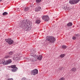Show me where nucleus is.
<instances>
[{"label": "nucleus", "instance_id": "nucleus-1", "mask_svg": "<svg viewBox=\"0 0 80 80\" xmlns=\"http://www.w3.org/2000/svg\"><path fill=\"white\" fill-rule=\"evenodd\" d=\"M21 27L24 30H30L32 28L31 24L29 23V21L27 20L24 22V21H22L21 22Z\"/></svg>", "mask_w": 80, "mask_h": 80}, {"label": "nucleus", "instance_id": "nucleus-2", "mask_svg": "<svg viewBox=\"0 0 80 80\" xmlns=\"http://www.w3.org/2000/svg\"><path fill=\"white\" fill-rule=\"evenodd\" d=\"M35 52H36V50L34 49H32L30 52L31 55L30 56V60L32 61H33L34 60H35L38 57L37 55H32V53L34 54Z\"/></svg>", "mask_w": 80, "mask_h": 80}, {"label": "nucleus", "instance_id": "nucleus-3", "mask_svg": "<svg viewBox=\"0 0 80 80\" xmlns=\"http://www.w3.org/2000/svg\"><path fill=\"white\" fill-rule=\"evenodd\" d=\"M46 40L51 43H54V42L55 41V38L53 37L47 36Z\"/></svg>", "mask_w": 80, "mask_h": 80}, {"label": "nucleus", "instance_id": "nucleus-4", "mask_svg": "<svg viewBox=\"0 0 80 80\" xmlns=\"http://www.w3.org/2000/svg\"><path fill=\"white\" fill-rule=\"evenodd\" d=\"M6 42L7 43H8L9 45H12L13 43V40H12V39L10 38H8V39H5V40Z\"/></svg>", "mask_w": 80, "mask_h": 80}, {"label": "nucleus", "instance_id": "nucleus-5", "mask_svg": "<svg viewBox=\"0 0 80 80\" xmlns=\"http://www.w3.org/2000/svg\"><path fill=\"white\" fill-rule=\"evenodd\" d=\"M11 67L12 68L11 69V71H12V72H16V71L18 70V68L16 67V66L15 65L11 66Z\"/></svg>", "mask_w": 80, "mask_h": 80}, {"label": "nucleus", "instance_id": "nucleus-6", "mask_svg": "<svg viewBox=\"0 0 80 80\" xmlns=\"http://www.w3.org/2000/svg\"><path fill=\"white\" fill-rule=\"evenodd\" d=\"M80 0H70L69 2L70 4H75L78 3Z\"/></svg>", "mask_w": 80, "mask_h": 80}, {"label": "nucleus", "instance_id": "nucleus-7", "mask_svg": "<svg viewBox=\"0 0 80 80\" xmlns=\"http://www.w3.org/2000/svg\"><path fill=\"white\" fill-rule=\"evenodd\" d=\"M38 71L37 69H34L31 71V75H37V74H38Z\"/></svg>", "mask_w": 80, "mask_h": 80}, {"label": "nucleus", "instance_id": "nucleus-8", "mask_svg": "<svg viewBox=\"0 0 80 80\" xmlns=\"http://www.w3.org/2000/svg\"><path fill=\"white\" fill-rule=\"evenodd\" d=\"M42 18L43 20L44 21H48L49 20V18L48 16H43L42 17Z\"/></svg>", "mask_w": 80, "mask_h": 80}, {"label": "nucleus", "instance_id": "nucleus-9", "mask_svg": "<svg viewBox=\"0 0 80 80\" xmlns=\"http://www.w3.org/2000/svg\"><path fill=\"white\" fill-rule=\"evenodd\" d=\"M12 62V60L10 59H9L5 61L4 64L5 65H8V64L11 63Z\"/></svg>", "mask_w": 80, "mask_h": 80}, {"label": "nucleus", "instance_id": "nucleus-10", "mask_svg": "<svg viewBox=\"0 0 80 80\" xmlns=\"http://www.w3.org/2000/svg\"><path fill=\"white\" fill-rule=\"evenodd\" d=\"M64 10L66 11H70L71 10V8L70 7H67V6H65L63 8Z\"/></svg>", "mask_w": 80, "mask_h": 80}, {"label": "nucleus", "instance_id": "nucleus-11", "mask_svg": "<svg viewBox=\"0 0 80 80\" xmlns=\"http://www.w3.org/2000/svg\"><path fill=\"white\" fill-rule=\"evenodd\" d=\"M13 56V59L14 60H15L18 59V55L17 54L14 55Z\"/></svg>", "mask_w": 80, "mask_h": 80}, {"label": "nucleus", "instance_id": "nucleus-12", "mask_svg": "<svg viewBox=\"0 0 80 80\" xmlns=\"http://www.w3.org/2000/svg\"><path fill=\"white\" fill-rule=\"evenodd\" d=\"M5 59H4L0 60V64L3 63V64L5 65Z\"/></svg>", "mask_w": 80, "mask_h": 80}, {"label": "nucleus", "instance_id": "nucleus-13", "mask_svg": "<svg viewBox=\"0 0 80 80\" xmlns=\"http://www.w3.org/2000/svg\"><path fill=\"white\" fill-rule=\"evenodd\" d=\"M41 10V8L40 7H37L35 9V11L36 12H38V11H40Z\"/></svg>", "mask_w": 80, "mask_h": 80}, {"label": "nucleus", "instance_id": "nucleus-14", "mask_svg": "<svg viewBox=\"0 0 80 80\" xmlns=\"http://www.w3.org/2000/svg\"><path fill=\"white\" fill-rule=\"evenodd\" d=\"M12 58V56L8 55H6L5 57V58Z\"/></svg>", "mask_w": 80, "mask_h": 80}, {"label": "nucleus", "instance_id": "nucleus-15", "mask_svg": "<svg viewBox=\"0 0 80 80\" xmlns=\"http://www.w3.org/2000/svg\"><path fill=\"white\" fill-rule=\"evenodd\" d=\"M42 57H43L42 55H40L38 57L37 59L39 60H41L42 59Z\"/></svg>", "mask_w": 80, "mask_h": 80}, {"label": "nucleus", "instance_id": "nucleus-16", "mask_svg": "<svg viewBox=\"0 0 80 80\" xmlns=\"http://www.w3.org/2000/svg\"><path fill=\"white\" fill-rule=\"evenodd\" d=\"M13 52L10 51L8 53V54L9 56H12V55L13 54Z\"/></svg>", "mask_w": 80, "mask_h": 80}, {"label": "nucleus", "instance_id": "nucleus-17", "mask_svg": "<svg viewBox=\"0 0 80 80\" xmlns=\"http://www.w3.org/2000/svg\"><path fill=\"white\" fill-rule=\"evenodd\" d=\"M77 68H72L71 70V71H72V72H75V71H76Z\"/></svg>", "mask_w": 80, "mask_h": 80}, {"label": "nucleus", "instance_id": "nucleus-18", "mask_svg": "<svg viewBox=\"0 0 80 80\" xmlns=\"http://www.w3.org/2000/svg\"><path fill=\"white\" fill-rule=\"evenodd\" d=\"M67 25L68 27H71L72 25V23L71 22H69L67 24Z\"/></svg>", "mask_w": 80, "mask_h": 80}, {"label": "nucleus", "instance_id": "nucleus-19", "mask_svg": "<svg viewBox=\"0 0 80 80\" xmlns=\"http://www.w3.org/2000/svg\"><path fill=\"white\" fill-rule=\"evenodd\" d=\"M40 22H41L40 21V20H37L36 21V23H38V24L40 23Z\"/></svg>", "mask_w": 80, "mask_h": 80}, {"label": "nucleus", "instance_id": "nucleus-20", "mask_svg": "<svg viewBox=\"0 0 80 80\" xmlns=\"http://www.w3.org/2000/svg\"><path fill=\"white\" fill-rule=\"evenodd\" d=\"M65 54H61V55H60V57L61 58H63V57H65Z\"/></svg>", "mask_w": 80, "mask_h": 80}, {"label": "nucleus", "instance_id": "nucleus-21", "mask_svg": "<svg viewBox=\"0 0 80 80\" xmlns=\"http://www.w3.org/2000/svg\"><path fill=\"white\" fill-rule=\"evenodd\" d=\"M8 14V13L4 12L2 13V15H7Z\"/></svg>", "mask_w": 80, "mask_h": 80}, {"label": "nucleus", "instance_id": "nucleus-22", "mask_svg": "<svg viewBox=\"0 0 80 80\" xmlns=\"http://www.w3.org/2000/svg\"><path fill=\"white\" fill-rule=\"evenodd\" d=\"M24 10L26 11H28V7H26L24 8Z\"/></svg>", "mask_w": 80, "mask_h": 80}, {"label": "nucleus", "instance_id": "nucleus-23", "mask_svg": "<svg viewBox=\"0 0 80 80\" xmlns=\"http://www.w3.org/2000/svg\"><path fill=\"white\" fill-rule=\"evenodd\" d=\"M62 48H67V46L65 45H63L62 46Z\"/></svg>", "mask_w": 80, "mask_h": 80}, {"label": "nucleus", "instance_id": "nucleus-24", "mask_svg": "<svg viewBox=\"0 0 80 80\" xmlns=\"http://www.w3.org/2000/svg\"><path fill=\"white\" fill-rule=\"evenodd\" d=\"M59 80H65V78L63 77H62L60 78Z\"/></svg>", "mask_w": 80, "mask_h": 80}, {"label": "nucleus", "instance_id": "nucleus-25", "mask_svg": "<svg viewBox=\"0 0 80 80\" xmlns=\"http://www.w3.org/2000/svg\"><path fill=\"white\" fill-rule=\"evenodd\" d=\"M36 2L37 3H39L41 2V0H36Z\"/></svg>", "mask_w": 80, "mask_h": 80}, {"label": "nucleus", "instance_id": "nucleus-26", "mask_svg": "<svg viewBox=\"0 0 80 80\" xmlns=\"http://www.w3.org/2000/svg\"><path fill=\"white\" fill-rule=\"evenodd\" d=\"M72 38L73 40H75V39H76V37H72Z\"/></svg>", "mask_w": 80, "mask_h": 80}, {"label": "nucleus", "instance_id": "nucleus-27", "mask_svg": "<svg viewBox=\"0 0 80 80\" xmlns=\"http://www.w3.org/2000/svg\"><path fill=\"white\" fill-rule=\"evenodd\" d=\"M63 68V67H61L60 69V70H62Z\"/></svg>", "mask_w": 80, "mask_h": 80}, {"label": "nucleus", "instance_id": "nucleus-28", "mask_svg": "<svg viewBox=\"0 0 80 80\" xmlns=\"http://www.w3.org/2000/svg\"><path fill=\"white\" fill-rule=\"evenodd\" d=\"M8 80H13L12 78L8 79Z\"/></svg>", "mask_w": 80, "mask_h": 80}, {"label": "nucleus", "instance_id": "nucleus-29", "mask_svg": "<svg viewBox=\"0 0 80 80\" xmlns=\"http://www.w3.org/2000/svg\"><path fill=\"white\" fill-rule=\"evenodd\" d=\"M26 59H27V60L28 59V58H26Z\"/></svg>", "mask_w": 80, "mask_h": 80}, {"label": "nucleus", "instance_id": "nucleus-30", "mask_svg": "<svg viewBox=\"0 0 80 80\" xmlns=\"http://www.w3.org/2000/svg\"><path fill=\"white\" fill-rule=\"evenodd\" d=\"M3 0H0V2H2Z\"/></svg>", "mask_w": 80, "mask_h": 80}]
</instances>
